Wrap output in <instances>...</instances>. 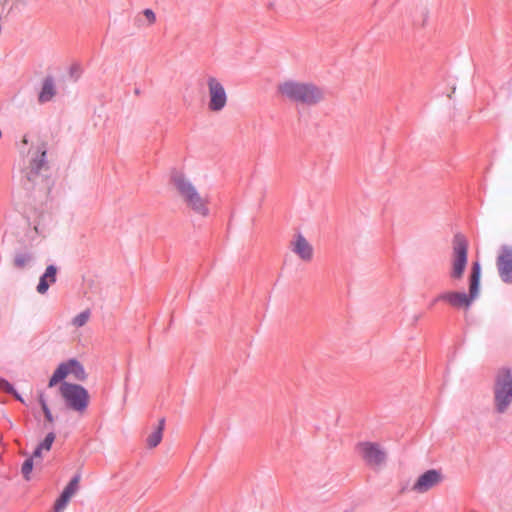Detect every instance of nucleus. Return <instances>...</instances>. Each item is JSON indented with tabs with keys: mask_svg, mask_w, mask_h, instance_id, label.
Instances as JSON below:
<instances>
[{
	"mask_svg": "<svg viewBox=\"0 0 512 512\" xmlns=\"http://www.w3.org/2000/svg\"><path fill=\"white\" fill-rule=\"evenodd\" d=\"M169 183L188 211L203 218L210 215L209 195L203 194L183 170H171Z\"/></svg>",
	"mask_w": 512,
	"mask_h": 512,
	"instance_id": "obj_1",
	"label": "nucleus"
},
{
	"mask_svg": "<svg viewBox=\"0 0 512 512\" xmlns=\"http://www.w3.org/2000/svg\"><path fill=\"white\" fill-rule=\"evenodd\" d=\"M278 96L286 101L314 106L324 100V91L312 82L286 79L276 87Z\"/></svg>",
	"mask_w": 512,
	"mask_h": 512,
	"instance_id": "obj_2",
	"label": "nucleus"
},
{
	"mask_svg": "<svg viewBox=\"0 0 512 512\" xmlns=\"http://www.w3.org/2000/svg\"><path fill=\"white\" fill-rule=\"evenodd\" d=\"M481 266L474 262L469 277V294L458 291H447L437 296L436 301H444L457 309H469L473 301L479 296Z\"/></svg>",
	"mask_w": 512,
	"mask_h": 512,
	"instance_id": "obj_3",
	"label": "nucleus"
},
{
	"mask_svg": "<svg viewBox=\"0 0 512 512\" xmlns=\"http://www.w3.org/2000/svg\"><path fill=\"white\" fill-rule=\"evenodd\" d=\"M59 394L66 406L79 414H83L89 405L88 391L78 384L62 382L59 386Z\"/></svg>",
	"mask_w": 512,
	"mask_h": 512,
	"instance_id": "obj_4",
	"label": "nucleus"
},
{
	"mask_svg": "<svg viewBox=\"0 0 512 512\" xmlns=\"http://www.w3.org/2000/svg\"><path fill=\"white\" fill-rule=\"evenodd\" d=\"M87 376L88 375L82 363L76 359H69L58 365L49 379L48 387L52 388L58 383L61 384L66 381L67 378L78 382H84L87 379Z\"/></svg>",
	"mask_w": 512,
	"mask_h": 512,
	"instance_id": "obj_5",
	"label": "nucleus"
},
{
	"mask_svg": "<svg viewBox=\"0 0 512 512\" xmlns=\"http://www.w3.org/2000/svg\"><path fill=\"white\" fill-rule=\"evenodd\" d=\"M207 85V109L212 113L222 112L228 104V94L222 82L215 76H208Z\"/></svg>",
	"mask_w": 512,
	"mask_h": 512,
	"instance_id": "obj_6",
	"label": "nucleus"
},
{
	"mask_svg": "<svg viewBox=\"0 0 512 512\" xmlns=\"http://www.w3.org/2000/svg\"><path fill=\"white\" fill-rule=\"evenodd\" d=\"M494 394L497 411L502 413L512 402V375L509 370L499 372Z\"/></svg>",
	"mask_w": 512,
	"mask_h": 512,
	"instance_id": "obj_7",
	"label": "nucleus"
},
{
	"mask_svg": "<svg viewBox=\"0 0 512 512\" xmlns=\"http://www.w3.org/2000/svg\"><path fill=\"white\" fill-rule=\"evenodd\" d=\"M468 260V243L464 236L456 235L453 239L452 269L450 277L460 280L463 277Z\"/></svg>",
	"mask_w": 512,
	"mask_h": 512,
	"instance_id": "obj_8",
	"label": "nucleus"
},
{
	"mask_svg": "<svg viewBox=\"0 0 512 512\" xmlns=\"http://www.w3.org/2000/svg\"><path fill=\"white\" fill-rule=\"evenodd\" d=\"M443 481L441 471L431 469L421 474L415 483L412 485L411 490L418 494L428 492Z\"/></svg>",
	"mask_w": 512,
	"mask_h": 512,
	"instance_id": "obj_9",
	"label": "nucleus"
},
{
	"mask_svg": "<svg viewBox=\"0 0 512 512\" xmlns=\"http://www.w3.org/2000/svg\"><path fill=\"white\" fill-rule=\"evenodd\" d=\"M361 457L372 466H378L385 460L386 454L379 445L365 442L358 446Z\"/></svg>",
	"mask_w": 512,
	"mask_h": 512,
	"instance_id": "obj_10",
	"label": "nucleus"
},
{
	"mask_svg": "<svg viewBox=\"0 0 512 512\" xmlns=\"http://www.w3.org/2000/svg\"><path fill=\"white\" fill-rule=\"evenodd\" d=\"M291 250L304 262L313 259L314 249L312 244L302 235L297 234L290 243Z\"/></svg>",
	"mask_w": 512,
	"mask_h": 512,
	"instance_id": "obj_11",
	"label": "nucleus"
},
{
	"mask_svg": "<svg viewBox=\"0 0 512 512\" xmlns=\"http://www.w3.org/2000/svg\"><path fill=\"white\" fill-rule=\"evenodd\" d=\"M497 267L504 282H512V249L504 247L497 259Z\"/></svg>",
	"mask_w": 512,
	"mask_h": 512,
	"instance_id": "obj_12",
	"label": "nucleus"
},
{
	"mask_svg": "<svg viewBox=\"0 0 512 512\" xmlns=\"http://www.w3.org/2000/svg\"><path fill=\"white\" fill-rule=\"evenodd\" d=\"M80 476H74L71 481L66 485L60 497L54 504V512H61L64 510L70 499L76 494L79 489Z\"/></svg>",
	"mask_w": 512,
	"mask_h": 512,
	"instance_id": "obj_13",
	"label": "nucleus"
},
{
	"mask_svg": "<svg viewBox=\"0 0 512 512\" xmlns=\"http://www.w3.org/2000/svg\"><path fill=\"white\" fill-rule=\"evenodd\" d=\"M57 268L54 265H50L46 268L45 273L41 276L37 291L40 294L47 292L49 286L56 281Z\"/></svg>",
	"mask_w": 512,
	"mask_h": 512,
	"instance_id": "obj_14",
	"label": "nucleus"
},
{
	"mask_svg": "<svg viewBox=\"0 0 512 512\" xmlns=\"http://www.w3.org/2000/svg\"><path fill=\"white\" fill-rule=\"evenodd\" d=\"M164 427L165 419L161 418L158 421L157 427L148 435L146 439V443L149 448H155L160 444L163 438Z\"/></svg>",
	"mask_w": 512,
	"mask_h": 512,
	"instance_id": "obj_15",
	"label": "nucleus"
},
{
	"mask_svg": "<svg viewBox=\"0 0 512 512\" xmlns=\"http://www.w3.org/2000/svg\"><path fill=\"white\" fill-rule=\"evenodd\" d=\"M54 441L55 434L52 432L48 433L44 440L34 450L33 458H42L44 452H49L51 450Z\"/></svg>",
	"mask_w": 512,
	"mask_h": 512,
	"instance_id": "obj_16",
	"label": "nucleus"
},
{
	"mask_svg": "<svg viewBox=\"0 0 512 512\" xmlns=\"http://www.w3.org/2000/svg\"><path fill=\"white\" fill-rule=\"evenodd\" d=\"M45 157L46 150L43 149L41 151V158L39 160H34L31 162L29 171L27 172L28 181H34L39 171L46 165Z\"/></svg>",
	"mask_w": 512,
	"mask_h": 512,
	"instance_id": "obj_17",
	"label": "nucleus"
},
{
	"mask_svg": "<svg viewBox=\"0 0 512 512\" xmlns=\"http://www.w3.org/2000/svg\"><path fill=\"white\" fill-rule=\"evenodd\" d=\"M55 95V88L52 79H46L43 83L42 90L39 94V102L45 103L50 101Z\"/></svg>",
	"mask_w": 512,
	"mask_h": 512,
	"instance_id": "obj_18",
	"label": "nucleus"
},
{
	"mask_svg": "<svg viewBox=\"0 0 512 512\" xmlns=\"http://www.w3.org/2000/svg\"><path fill=\"white\" fill-rule=\"evenodd\" d=\"M38 401H39V404L42 408V411L45 415V418L47 420V422L49 423H53L54 422V417L51 413V410L48 406V403H47V400H46V397H45V394L43 392H39L38 393Z\"/></svg>",
	"mask_w": 512,
	"mask_h": 512,
	"instance_id": "obj_19",
	"label": "nucleus"
},
{
	"mask_svg": "<svg viewBox=\"0 0 512 512\" xmlns=\"http://www.w3.org/2000/svg\"><path fill=\"white\" fill-rule=\"evenodd\" d=\"M31 261V256L26 253H18L13 259V265L17 269H24Z\"/></svg>",
	"mask_w": 512,
	"mask_h": 512,
	"instance_id": "obj_20",
	"label": "nucleus"
},
{
	"mask_svg": "<svg viewBox=\"0 0 512 512\" xmlns=\"http://www.w3.org/2000/svg\"><path fill=\"white\" fill-rule=\"evenodd\" d=\"M91 317V312L90 310H85L83 312H81L80 314L76 315L73 319H72V325L79 328V327H82L84 325L87 324V322L89 321Z\"/></svg>",
	"mask_w": 512,
	"mask_h": 512,
	"instance_id": "obj_21",
	"label": "nucleus"
},
{
	"mask_svg": "<svg viewBox=\"0 0 512 512\" xmlns=\"http://www.w3.org/2000/svg\"><path fill=\"white\" fill-rule=\"evenodd\" d=\"M0 389L12 394L17 400L23 402V399L21 396L16 392V390L13 388V386L6 380L0 378Z\"/></svg>",
	"mask_w": 512,
	"mask_h": 512,
	"instance_id": "obj_22",
	"label": "nucleus"
},
{
	"mask_svg": "<svg viewBox=\"0 0 512 512\" xmlns=\"http://www.w3.org/2000/svg\"><path fill=\"white\" fill-rule=\"evenodd\" d=\"M33 456L27 459L22 465V474L26 480L30 478V473L33 469Z\"/></svg>",
	"mask_w": 512,
	"mask_h": 512,
	"instance_id": "obj_23",
	"label": "nucleus"
},
{
	"mask_svg": "<svg viewBox=\"0 0 512 512\" xmlns=\"http://www.w3.org/2000/svg\"><path fill=\"white\" fill-rule=\"evenodd\" d=\"M143 15L147 19L149 25H152V24L155 23L156 15H155V13L151 9H145L143 11Z\"/></svg>",
	"mask_w": 512,
	"mask_h": 512,
	"instance_id": "obj_24",
	"label": "nucleus"
},
{
	"mask_svg": "<svg viewBox=\"0 0 512 512\" xmlns=\"http://www.w3.org/2000/svg\"><path fill=\"white\" fill-rule=\"evenodd\" d=\"M23 143H24V144H27V139H26L25 137H24V139H23Z\"/></svg>",
	"mask_w": 512,
	"mask_h": 512,
	"instance_id": "obj_25",
	"label": "nucleus"
}]
</instances>
